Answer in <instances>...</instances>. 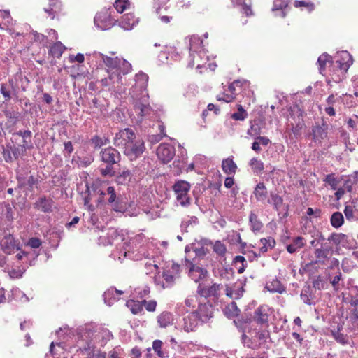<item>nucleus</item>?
Listing matches in <instances>:
<instances>
[{
  "mask_svg": "<svg viewBox=\"0 0 358 358\" xmlns=\"http://www.w3.org/2000/svg\"><path fill=\"white\" fill-rule=\"evenodd\" d=\"M327 129L328 125L325 122H323L321 125L316 124L313 127L312 134L315 142L320 143L322 139L327 137Z\"/></svg>",
  "mask_w": 358,
  "mask_h": 358,
  "instance_id": "obj_23",
  "label": "nucleus"
},
{
  "mask_svg": "<svg viewBox=\"0 0 358 358\" xmlns=\"http://www.w3.org/2000/svg\"><path fill=\"white\" fill-rule=\"evenodd\" d=\"M127 306L130 308L134 314H138L143 310L142 301L129 300L127 302Z\"/></svg>",
  "mask_w": 358,
  "mask_h": 358,
  "instance_id": "obj_40",
  "label": "nucleus"
},
{
  "mask_svg": "<svg viewBox=\"0 0 358 358\" xmlns=\"http://www.w3.org/2000/svg\"><path fill=\"white\" fill-rule=\"evenodd\" d=\"M114 20L110 17L108 11L101 12L94 17L95 25L101 30H107L113 26Z\"/></svg>",
  "mask_w": 358,
  "mask_h": 358,
  "instance_id": "obj_13",
  "label": "nucleus"
},
{
  "mask_svg": "<svg viewBox=\"0 0 358 358\" xmlns=\"http://www.w3.org/2000/svg\"><path fill=\"white\" fill-rule=\"evenodd\" d=\"M90 142L93 145L94 148L96 149L107 145L109 143L110 141L107 137H100L98 135H94L90 139Z\"/></svg>",
  "mask_w": 358,
  "mask_h": 358,
  "instance_id": "obj_38",
  "label": "nucleus"
},
{
  "mask_svg": "<svg viewBox=\"0 0 358 358\" xmlns=\"http://www.w3.org/2000/svg\"><path fill=\"white\" fill-rule=\"evenodd\" d=\"M289 3V0H274L273 1V6L272 8V11H276V10H282L281 12V16L282 17H285V13L283 11V9L287 8Z\"/></svg>",
  "mask_w": 358,
  "mask_h": 358,
  "instance_id": "obj_43",
  "label": "nucleus"
},
{
  "mask_svg": "<svg viewBox=\"0 0 358 358\" xmlns=\"http://www.w3.org/2000/svg\"><path fill=\"white\" fill-rule=\"evenodd\" d=\"M199 44L201 45L202 43V41H201L199 38L197 37H192V38L190 39V43H189V52H190V55L192 57H193V59H194V52H196V48L195 47V44Z\"/></svg>",
  "mask_w": 358,
  "mask_h": 358,
  "instance_id": "obj_60",
  "label": "nucleus"
},
{
  "mask_svg": "<svg viewBox=\"0 0 358 358\" xmlns=\"http://www.w3.org/2000/svg\"><path fill=\"white\" fill-rule=\"evenodd\" d=\"M173 321V316L169 312H163L157 317V322L161 327H166Z\"/></svg>",
  "mask_w": 358,
  "mask_h": 358,
  "instance_id": "obj_32",
  "label": "nucleus"
},
{
  "mask_svg": "<svg viewBox=\"0 0 358 358\" xmlns=\"http://www.w3.org/2000/svg\"><path fill=\"white\" fill-rule=\"evenodd\" d=\"M332 62L333 60L329 55L327 53H323L317 59L320 73L322 74L324 72L327 63L331 64L330 67L332 69ZM331 71H332V69H331Z\"/></svg>",
  "mask_w": 358,
  "mask_h": 358,
  "instance_id": "obj_31",
  "label": "nucleus"
},
{
  "mask_svg": "<svg viewBox=\"0 0 358 358\" xmlns=\"http://www.w3.org/2000/svg\"><path fill=\"white\" fill-rule=\"evenodd\" d=\"M330 222L334 228H338L343 224V216L340 212H335L332 214Z\"/></svg>",
  "mask_w": 358,
  "mask_h": 358,
  "instance_id": "obj_44",
  "label": "nucleus"
},
{
  "mask_svg": "<svg viewBox=\"0 0 358 358\" xmlns=\"http://www.w3.org/2000/svg\"><path fill=\"white\" fill-rule=\"evenodd\" d=\"M199 316V320L202 322H207L212 317V306L208 303H200L197 310L192 311Z\"/></svg>",
  "mask_w": 358,
  "mask_h": 358,
  "instance_id": "obj_16",
  "label": "nucleus"
},
{
  "mask_svg": "<svg viewBox=\"0 0 358 358\" xmlns=\"http://www.w3.org/2000/svg\"><path fill=\"white\" fill-rule=\"evenodd\" d=\"M294 6L296 8L306 7L310 12L313 10L315 8V6L313 3L306 2V1H297L296 0L294 2Z\"/></svg>",
  "mask_w": 358,
  "mask_h": 358,
  "instance_id": "obj_62",
  "label": "nucleus"
},
{
  "mask_svg": "<svg viewBox=\"0 0 358 358\" xmlns=\"http://www.w3.org/2000/svg\"><path fill=\"white\" fill-rule=\"evenodd\" d=\"M175 148L169 143H162L157 150V155L164 164L171 162L175 156Z\"/></svg>",
  "mask_w": 358,
  "mask_h": 358,
  "instance_id": "obj_12",
  "label": "nucleus"
},
{
  "mask_svg": "<svg viewBox=\"0 0 358 358\" xmlns=\"http://www.w3.org/2000/svg\"><path fill=\"white\" fill-rule=\"evenodd\" d=\"M222 287V284L214 283L208 289L206 294L208 296H217Z\"/></svg>",
  "mask_w": 358,
  "mask_h": 358,
  "instance_id": "obj_58",
  "label": "nucleus"
},
{
  "mask_svg": "<svg viewBox=\"0 0 358 358\" xmlns=\"http://www.w3.org/2000/svg\"><path fill=\"white\" fill-rule=\"evenodd\" d=\"M1 245L3 251L8 254L14 252L15 250H20V243L10 234L6 236L1 240Z\"/></svg>",
  "mask_w": 358,
  "mask_h": 358,
  "instance_id": "obj_14",
  "label": "nucleus"
},
{
  "mask_svg": "<svg viewBox=\"0 0 358 358\" xmlns=\"http://www.w3.org/2000/svg\"><path fill=\"white\" fill-rule=\"evenodd\" d=\"M241 291H238V292H234L231 288L226 285H225V294L231 298V299H238L239 298H241V296H242V292L243 291V288L241 289Z\"/></svg>",
  "mask_w": 358,
  "mask_h": 358,
  "instance_id": "obj_56",
  "label": "nucleus"
},
{
  "mask_svg": "<svg viewBox=\"0 0 358 358\" xmlns=\"http://www.w3.org/2000/svg\"><path fill=\"white\" fill-rule=\"evenodd\" d=\"M119 240L122 241V237L120 236L115 229H110L107 234V236H101L99 238V244L103 245H112Z\"/></svg>",
  "mask_w": 358,
  "mask_h": 358,
  "instance_id": "obj_18",
  "label": "nucleus"
},
{
  "mask_svg": "<svg viewBox=\"0 0 358 358\" xmlns=\"http://www.w3.org/2000/svg\"><path fill=\"white\" fill-rule=\"evenodd\" d=\"M163 343L160 340H155L152 343V348L157 355L161 357H166V353L162 350Z\"/></svg>",
  "mask_w": 358,
  "mask_h": 358,
  "instance_id": "obj_53",
  "label": "nucleus"
},
{
  "mask_svg": "<svg viewBox=\"0 0 358 358\" xmlns=\"http://www.w3.org/2000/svg\"><path fill=\"white\" fill-rule=\"evenodd\" d=\"M213 251L220 256H224L227 249L225 245L220 241H217L213 245Z\"/></svg>",
  "mask_w": 358,
  "mask_h": 358,
  "instance_id": "obj_54",
  "label": "nucleus"
},
{
  "mask_svg": "<svg viewBox=\"0 0 358 358\" xmlns=\"http://www.w3.org/2000/svg\"><path fill=\"white\" fill-rule=\"evenodd\" d=\"M100 194L104 196L106 194L109 195L108 199V203L112 204L113 209L117 212H122L124 210V207L120 205L118 201H116V194L113 187H108L106 192L101 191Z\"/></svg>",
  "mask_w": 358,
  "mask_h": 358,
  "instance_id": "obj_19",
  "label": "nucleus"
},
{
  "mask_svg": "<svg viewBox=\"0 0 358 358\" xmlns=\"http://www.w3.org/2000/svg\"><path fill=\"white\" fill-rule=\"evenodd\" d=\"M240 310L235 302H231L224 309V315L229 318H232L237 316Z\"/></svg>",
  "mask_w": 358,
  "mask_h": 358,
  "instance_id": "obj_39",
  "label": "nucleus"
},
{
  "mask_svg": "<svg viewBox=\"0 0 358 358\" xmlns=\"http://www.w3.org/2000/svg\"><path fill=\"white\" fill-rule=\"evenodd\" d=\"M27 150V149L24 148L22 145L11 146L10 151H12L13 160L24 155L26 154Z\"/></svg>",
  "mask_w": 358,
  "mask_h": 358,
  "instance_id": "obj_47",
  "label": "nucleus"
},
{
  "mask_svg": "<svg viewBox=\"0 0 358 358\" xmlns=\"http://www.w3.org/2000/svg\"><path fill=\"white\" fill-rule=\"evenodd\" d=\"M99 157L101 161L106 164L105 168H100L99 172L102 176H114L115 171L113 165L118 164L121 160L120 152L113 147L109 146L100 151Z\"/></svg>",
  "mask_w": 358,
  "mask_h": 358,
  "instance_id": "obj_2",
  "label": "nucleus"
},
{
  "mask_svg": "<svg viewBox=\"0 0 358 358\" xmlns=\"http://www.w3.org/2000/svg\"><path fill=\"white\" fill-rule=\"evenodd\" d=\"M249 165L252 171L256 174H259L264 169V163L257 157H253L250 159Z\"/></svg>",
  "mask_w": 358,
  "mask_h": 358,
  "instance_id": "obj_37",
  "label": "nucleus"
},
{
  "mask_svg": "<svg viewBox=\"0 0 358 358\" xmlns=\"http://www.w3.org/2000/svg\"><path fill=\"white\" fill-rule=\"evenodd\" d=\"M332 335L337 342L343 345L347 344L348 343V337L346 335L341 333L339 329L337 331H332Z\"/></svg>",
  "mask_w": 358,
  "mask_h": 358,
  "instance_id": "obj_55",
  "label": "nucleus"
},
{
  "mask_svg": "<svg viewBox=\"0 0 358 358\" xmlns=\"http://www.w3.org/2000/svg\"><path fill=\"white\" fill-rule=\"evenodd\" d=\"M173 189L176 196L177 201L182 206H187L190 203L188 193L190 189V185L185 180H178L173 186Z\"/></svg>",
  "mask_w": 358,
  "mask_h": 358,
  "instance_id": "obj_5",
  "label": "nucleus"
},
{
  "mask_svg": "<svg viewBox=\"0 0 358 358\" xmlns=\"http://www.w3.org/2000/svg\"><path fill=\"white\" fill-rule=\"evenodd\" d=\"M138 22V19L132 13H127L122 16L120 22V26L124 30H131Z\"/></svg>",
  "mask_w": 358,
  "mask_h": 358,
  "instance_id": "obj_24",
  "label": "nucleus"
},
{
  "mask_svg": "<svg viewBox=\"0 0 358 358\" xmlns=\"http://www.w3.org/2000/svg\"><path fill=\"white\" fill-rule=\"evenodd\" d=\"M148 76L143 72L137 73L135 76V85L131 87L130 94L134 99H138V92H140L141 97L135 104L136 112L139 115V121H142L144 117L150 115L152 110L148 102V94L147 92V85Z\"/></svg>",
  "mask_w": 358,
  "mask_h": 358,
  "instance_id": "obj_1",
  "label": "nucleus"
},
{
  "mask_svg": "<svg viewBox=\"0 0 358 358\" xmlns=\"http://www.w3.org/2000/svg\"><path fill=\"white\" fill-rule=\"evenodd\" d=\"M162 278H164L165 283H162L157 278H155V282L157 285L161 286L163 289L172 286L174 284L176 279L178 278V277L172 273L170 270L164 271L162 273Z\"/></svg>",
  "mask_w": 358,
  "mask_h": 358,
  "instance_id": "obj_22",
  "label": "nucleus"
},
{
  "mask_svg": "<svg viewBox=\"0 0 358 358\" xmlns=\"http://www.w3.org/2000/svg\"><path fill=\"white\" fill-rule=\"evenodd\" d=\"M247 113L240 105L238 106V111L232 114L231 117L236 120H243L247 117Z\"/></svg>",
  "mask_w": 358,
  "mask_h": 358,
  "instance_id": "obj_57",
  "label": "nucleus"
},
{
  "mask_svg": "<svg viewBox=\"0 0 358 358\" xmlns=\"http://www.w3.org/2000/svg\"><path fill=\"white\" fill-rule=\"evenodd\" d=\"M145 150V146L143 140L137 137L123 150V152L131 161H134L139 158Z\"/></svg>",
  "mask_w": 358,
  "mask_h": 358,
  "instance_id": "obj_7",
  "label": "nucleus"
},
{
  "mask_svg": "<svg viewBox=\"0 0 358 358\" xmlns=\"http://www.w3.org/2000/svg\"><path fill=\"white\" fill-rule=\"evenodd\" d=\"M352 64V58L348 51L338 52L332 62V71L338 73L339 80L343 79L344 75Z\"/></svg>",
  "mask_w": 358,
  "mask_h": 358,
  "instance_id": "obj_3",
  "label": "nucleus"
},
{
  "mask_svg": "<svg viewBox=\"0 0 358 358\" xmlns=\"http://www.w3.org/2000/svg\"><path fill=\"white\" fill-rule=\"evenodd\" d=\"M131 69V65L127 61L121 58L120 62V66L118 67V71L115 73H111L108 76V79L112 81L113 83L118 82L121 79V74L125 75L128 73Z\"/></svg>",
  "mask_w": 358,
  "mask_h": 358,
  "instance_id": "obj_15",
  "label": "nucleus"
},
{
  "mask_svg": "<svg viewBox=\"0 0 358 358\" xmlns=\"http://www.w3.org/2000/svg\"><path fill=\"white\" fill-rule=\"evenodd\" d=\"M270 309L267 306H261L255 311V320L260 324L267 323Z\"/></svg>",
  "mask_w": 358,
  "mask_h": 358,
  "instance_id": "obj_25",
  "label": "nucleus"
},
{
  "mask_svg": "<svg viewBox=\"0 0 358 358\" xmlns=\"http://www.w3.org/2000/svg\"><path fill=\"white\" fill-rule=\"evenodd\" d=\"M136 136L134 131L131 128H125L119 131L115 134L113 139V144L123 150L127 147L135 138Z\"/></svg>",
  "mask_w": 358,
  "mask_h": 358,
  "instance_id": "obj_6",
  "label": "nucleus"
},
{
  "mask_svg": "<svg viewBox=\"0 0 358 358\" xmlns=\"http://www.w3.org/2000/svg\"><path fill=\"white\" fill-rule=\"evenodd\" d=\"M208 271L206 268L193 264L189 262V275L195 282H198L206 278Z\"/></svg>",
  "mask_w": 358,
  "mask_h": 358,
  "instance_id": "obj_17",
  "label": "nucleus"
},
{
  "mask_svg": "<svg viewBox=\"0 0 358 358\" xmlns=\"http://www.w3.org/2000/svg\"><path fill=\"white\" fill-rule=\"evenodd\" d=\"M265 288L271 293L282 294L285 291V287L278 279H272L271 281H268Z\"/></svg>",
  "mask_w": 358,
  "mask_h": 358,
  "instance_id": "obj_26",
  "label": "nucleus"
},
{
  "mask_svg": "<svg viewBox=\"0 0 358 358\" xmlns=\"http://www.w3.org/2000/svg\"><path fill=\"white\" fill-rule=\"evenodd\" d=\"M255 336L257 338V340L260 342L259 344H262L266 342V339L270 337V333L268 330H263L257 332Z\"/></svg>",
  "mask_w": 358,
  "mask_h": 358,
  "instance_id": "obj_64",
  "label": "nucleus"
},
{
  "mask_svg": "<svg viewBox=\"0 0 358 358\" xmlns=\"http://www.w3.org/2000/svg\"><path fill=\"white\" fill-rule=\"evenodd\" d=\"M11 150V145H6L3 148V156L6 162H11L13 161V154Z\"/></svg>",
  "mask_w": 358,
  "mask_h": 358,
  "instance_id": "obj_63",
  "label": "nucleus"
},
{
  "mask_svg": "<svg viewBox=\"0 0 358 358\" xmlns=\"http://www.w3.org/2000/svg\"><path fill=\"white\" fill-rule=\"evenodd\" d=\"M35 208L43 213H50L54 208V201L46 197H41L38 199L34 203Z\"/></svg>",
  "mask_w": 358,
  "mask_h": 358,
  "instance_id": "obj_20",
  "label": "nucleus"
},
{
  "mask_svg": "<svg viewBox=\"0 0 358 358\" xmlns=\"http://www.w3.org/2000/svg\"><path fill=\"white\" fill-rule=\"evenodd\" d=\"M199 322V316L196 315V313L192 311L187 315L184 316L181 321H178V328L187 333L194 331Z\"/></svg>",
  "mask_w": 358,
  "mask_h": 358,
  "instance_id": "obj_10",
  "label": "nucleus"
},
{
  "mask_svg": "<svg viewBox=\"0 0 358 358\" xmlns=\"http://www.w3.org/2000/svg\"><path fill=\"white\" fill-rule=\"evenodd\" d=\"M253 194L258 201H264L267 197L268 192L263 182L258 183L254 189Z\"/></svg>",
  "mask_w": 358,
  "mask_h": 358,
  "instance_id": "obj_28",
  "label": "nucleus"
},
{
  "mask_svg": "<svg viewBox=\"0 0 358 358\" xmlns=\"http://www.w3.org/2000/svg\"><path fill=\"white\" fill-rule=\"evenodd\" d=\"M117 289L113 287L106 291L103 294L105 303L110 306L114 301L119 300L120 298L117 296Z\"/></svg>",
  "mask_w": 358,
  "mask_h": 358,
  "instance_id": "obj_30",
  "label": "nucleus"
},
{
  "mask_svg": "<svg viewBox=\"0 0 358 358\" xmlns=\"http://www.w3.org/2000/svg\"><path fill=\"white\" fill-rule=\"evenodd\" d=\"M129 4L128 0H117L115 2L114 6L118 13H122L125 10Z\"/></svg>",
  "mask_w": 358,
  "mask_h": 358,
  "instance_id": "obj_59",
  "label": "nucleus"
},
{
  "mask_svg": "<svg viewBox=\"0 0 358 358\" xmlns=\"http://www.w3.org/2000/svg\"><path fill=\"white\" fill-rule=\"evenodd\" d=\"M304 245L303 238L301 236L295 238L292 243L287 245V251L292 254L296 252L298 250Z\"/></svg>",
  "mask_w": 358,
  "mask_h": 358,
  "instance_id": "obj_36",
  "label": "nucleus"
},
{
  "mask_svg": "<svg viewBox=\"0 0 358 358\" xmlns=\"http://www.w3.org/2000/svg\"><path fill=\"white\" fill-rule=\"evenodd\" d=\"M62 4L59 0H50L49 8H44V11L51 16V18L55 17L56 13L61 10Z\"/></svg>",
  "mask_w": 358,
  "mask_h": 358,
  "instance_id": "obj_34",
  "label": "nucleus"
},
{
  "mask_svg": "<svg viewBox=\"0 0 358 358\" xmlns=\"http://www.w3.org/2000/svg\"><path fill=\"white\" fill-rule=\"evenodd\" d=\"M249 222H250V229L254 233H257L261 231L263 224L260 221V220L258 218V216L257 214H255L254 212H250L249 215Z\"/></svg>",
  "mask_w": 358,
  "mask_h": 358,
  "instance_id": "obj_29",
  "label": "nucleus"
},
{
  "mask_svg": "<svg viewBox=\"0 0 358 358\" xmlns=\"http://www.w3.org/2000/svg\"><path fill=\"white\" fill-rule=\"evenodd\" d=\"M345 240V235L341 233H333L327 238V241L332 242L336 248L340 247L341 243H343Z\"/></svg>",
  "mask_w": 358,
  "mask_h": 358,
  "instance_id": "obj_41",
  "label": "nucleus"
},
{
  "mask_svg": "<svg viewBox=\"0 0 358 358\" xmlns=\"http://www.w3.org/2000/svg\"><path fill=\"white\" fill-rule=\"evenodd\" d=\"M5 115L8 120L7 124H10V126L15 125L19 120L20 117V113L15 111L6 110L5 112Z\"/></svg>",
  "mask_w": 358,
  "mask_h": 358,
  "instance_id": "obj_45",
  "label": "nucleus"
},
{
  "mask_svg": "<svg viewBox=\"0 0 358 358\" xmlns=\"http://www.w3.org/2000/svg\"><path fill=\"white\" fill-rule=\"evenodd\" d=\"M301 299L303 302L308 305H311V289L310 287H304L300 295Z\"/></svg>",
  "mask_w": 358,
  "mask_h": 358,
  "instance_id": "obj_48",
  "label": "nucleus"
},
{
  "mask_svg": "<svg viewBox=\"0 0 358 358\" xmlns=\"http://www.w3.org/2000/svg\"><path fill=\"white\" fill-rule=\"evenodd\" d=\"M351 328L358 331V309H352L349 317Z\"/></svg>",
  "mask_w": 358,
  "mask_h": 358,
  "instance_id": "obj_49",
  "label": "nucleus"
},
{
  "mask_svg": "<svg viewBox=\"0 0 358 358\" xmlns=\"http://www.w3.org/2000/svg\"><path fill=\"white\" fill-rule=\"evenodd\" d=\"M131 178V173L128 169L122 170L117 176V182L119 184H124L130 180Z\"/></svg>",
  "mask_w": 358,
  "mask_h": 358,
  "instance_id": "obj_46",
  "label": "nucleus"
},
{
  "mask_svg": "<svg viewBox=\"0 0 358 358\" xmlns=\"http://www.w3.org/2000/svg\"><path fill=\"white\" fill-rule=\"evenodd\" d=\"M65 49V46L61 42H57L51 47L50 51L53 55L59 57Z\"/></svg>",
  "mask_w": 358,
  "mask_h": 358,
  "instance_id": "obj_52",
  "label": "nucleus"
},
{
  "mask_svg": "<svg viewBox=\"0 0 358 358\" xmlns=\"http://www.w3.org/2000/svg\"><path fill=\"white\" fill-rule=\"evenodd\" d=\"M222 169L228 175L234 174L236 172L237 166L233 159L227 158L222 161Z\"/></svg>",
  "mask_w": 358,
  "mask_h": 358,
  "instance_id": "obj_35",
  "label": "nucleus"
},
{
  "mask_svg": "<svg viewBox=\"0 0 358 358\" xmlns=\"http://www.w3.org/2000/svg\"><path fill=\"white\" fill-rule=\"evenodd\" d=\"M124 255L125 257L134 259L135 261L141 260L143 258L148 259V260L145 262V266L148 272H153L158 270V265L155 259H150V254L146 251L144 247H140L138 250L137 253L134 251L125 250Z\"/></svg>",
  "mask_w": 358,
  "mask_h": 358,
  "instance_id": "obj_4",
  "label": "nucleus"
},
{
  "mask_svg": "<svg viewBox=\"0 0 358 358\" xmlns=\"http://www.w3.org/2000/svg\"><path fill=\"white\" fill-rule=\"evenodd\" d=\"M17 180L20 187L32 189L37 187L38 185V176L29 174L26 171H19L17 172Z\"/></svg>",
  "mask_w": 358,
  "mask_h": 358,
  "instance_id": "obj_9",
  "label": "nucleus"
},
{
  "mask_svg": "<svg viewBox=\"0 0 358 358\" xmlns=\"http://www.w3.org/2000/svg\"><path fill=\"white\" fill-rule=\"evenodd\" d=\"M158 128L160 130V134L156 135H150L149 136V141H150L152 143L159 142L163 138V137L166 136V134L164 133V126L162 124H159Z\"/></svg>",
  "mask_w": 358,
  "mask_h": 358,
  "instance_id": "obj_51",
  "label": "nucleus"
},
{
  "mask_svg": "<svg viewBox=\"0 0 358 358\" xmlns=\"http://www.w3.org/2000/svg\"><path fill=\"white\" fill-rule=\"evenodd\" d=\"M213 243L207 239L201 240L200 242L193 243L185 248L187 258L192 257V253L194 254L195 257L203 258L208 253V250L206 247Z\"/></svg>",
  "mask_w": 358,
  "mask_h": 358,
  "instance_id": "obj_8",
  "label": "nucleus"
},
{
  "mask_svg": "<svg viewBox=\"0 0 358 358\" xmlns=\"http://www.w3.org/2000/svg\"><path fill=\"white\" fill-rule=\"evenodd\" d=\"M260 243L262 245L260 247L259 250L260 252L262 253L266 252L268 248H272L275 245V240L271 237L268 238H261Z\"/></svg>",
  "mask_w": 358,
  "mask_h": 358,
  "instance_id": "obj_42",
  "label": "nucleus"
},
{
  "mask_svg": "<svg viewBox=\"0 0 358 358\" xmlns=\"http://www.w3.org/2000/svg\"><path fill=\"white\" fill-rule=\"evenodd\" d=\"M101 57L106 66L108 68V72L109 75L111 73H115L117 71H118V67L120 66L121 58L117 57H110L102 54L101 55Z\"/></svg>",
  "mask_w": 358,
  "mask_h": 358,
  "instance_id": "obj_21",
  "label": "nucleus"
},
{
  "mask_svg": "<svg viewBox=\"0 0 358 358\" xmlns=\"http://www.w3.org/2000/svg\"><path fill=\"white\" fill-rule=\"evenodd\" d=\"M232 264L238 273H243L247 266V262L243 256L238 255L234 258Z\"/></svg>",
  "mask_w": 358,
  "mask_h": 358,
  "instance_id": "obj_33",
  "label": "nucleus"
},
{
  "mask_svg": "<svg viewBox=\"0 0 358 358\" xmlns=\"http://www.w3.org/2000/svg\"><path fill=\"white\" fill-rule=\"evenodd\" d=\"M354 182H355L351 178L343 176V180L341 182V188H344L345 192H350L352 189Z\"/></svg>",
  "mask_w": 358,
  "mask_h": 358,
  "instance_id": "obj_61",
  "label": "nucleus"
},
{
  "mask_svg": "<svg viewBox=\"0 0 358 358\" xmlns=\"http://www.w3.org/2000/svg\"><path fill=\"white\" fill-rule=\"evenodd\" d=\"M268 203H271L273 208L278 212L281 219L285 218L288 215L289 206L284 203L282 198L277 193L271 192Z\"/></svg>",
  "mask_w": 358,
  "mask_h": 358,
  "instance_id": "obj_11",
  "label": "nucleus"
},
{
  "mask_svg": "<svg viewBox=\"0 0 358 358\" xmlns=\"http://www.w3.org/2000/svg\"><path fill=\"white\" fill-rule=\"evenodd\" d=\"M343 180V176L336 177L334 173H331L327 175L323 181L328 184L333 190H336L341 186Z\"/></svg>",
  "mask_w": 358,
  "mask_h": 358,
  "instance_id": "obj_27",
  "label": "nucleus"
},
{
  "mask_svg": "<svg viewBox=\"0 0 358 358\" xmlns=\"http://www.w3.org/2000/svg\"><path fill=\"white\" fill-rule=\"evenodd\" d=\"M22 138V145L27 148V150L31 149L33 148L31 143V132L29 130H24V136Z\"/></svg>",
  "mask_w": 358,
  "mask_h": 358,
  "instance_id": "obj_50",
  "label": "nucleus"
}]
</instances>
